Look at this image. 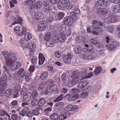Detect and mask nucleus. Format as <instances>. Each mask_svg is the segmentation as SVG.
Returning <instances> with one entry per match:
<instances>
[{
  "label": "nucleus",
  "mask_w": 120,
  "mask_h": 120,
  "mask_svg": "<svg viewBox=\"0 0 120 120\" xmlns=\"http://www.w3.org/2000/svg\"><path fill=\"white\" fill-rule=\"evenodd\" d=\"M57 15L58 19L59 20H60L63 19L64 16L65 14L63 12H60L58 13Z\"/></svg>",
  "instance_id": "41"
},
{
  "label": "nucleus",
  "mask_w": 120,
  "mask_h": 120,
  "mask_svg": "<svg viewBox=\"0 0 120 120\" xmlns=\"http://www.w3.org/2000/svg\"><path fill=\"white\" fill-rule=\"evenodd\" d=\"M35 0H27L25 1L24 3V4L25 6L29 5L30 6L33 5V3L35 1Z\"/></svg>",
  "instance_id": "26"
},
{
  "label": "nucleus",
  "mask_w": 120,
  "mask_h": 120,
  "mask_svg": "<svg viewBox=\"0 0 120 120\" xmlns=\"http://www.w3.org/2000/svg\"><path fill=\"white\" fill-rule=\"evenodd\" d=\"M67 118V117H66L65 114V112H62L60 113V115L59 116V120H65Z\"/></svg>",
  "instance_id": "28"
},
{
  "label": "nucleus",
  "mask_w": 120,
  "mask_h": 120,
  "mask_svg": "<svg viewBox=\"0 0 120 120\" xmlns=\"http://www.w3.org/2000/svg\"><path fill=\"white\" fill-rule=\"evenodd\" d=\"M66 75L65 73L61 75V78L62 82L64 83L66 81Z\"/></svg>",
  "instance_id": "56"
},
{
  "label": "nucleus",
  "mask_w": 120,
  "mask_h": 120,
  "mask_svg": "<svg viewBox=\"0 0 120 120\" xmlns=\"http://www.w3.org/2000/svg\"><path fill=\"white\" fill-rule=\"evenodd\" d=\"M71 78L72 79L71 80L73 82L75 85L79 83L80 80L79 78L78 77Z\"/></svg>",
  "instance_id": "51"
},
{
  "label": "nucleus",
  "mask_w": 120,
  "mask_h": 120,
  "mask_svg": "<svg viewBox=\"0 0 120 120\" xmlns=\"http://www.w3.org/2000/svg\"><path fill=\"white\" fill-rule=\"evenodd\" d=\"M44 18V15L43 13L39 11H37L35 12L34 18V21L37 22H40V21H42Z\"/></svg>",
  "instance_id": "2"
},
{
  "label": "nucleus",
  "mask_w": 120,
  "mask_h": 120,
  "mask_svg": "<svg viewBox=\"0 0 120 120\" xmlns=\"http://www.w3.org/2000/svg\"><path fill=\"white\" fill-rule=\"evenodd\" d=\"M39 22L40 23L38 26V29L39 31H41L46 28V25L47 23L44 22Z\"/></svg>",
  "instance_id": "11"
},
{
  "label": "nucleus",
  "mask_w": 120,
  "mask_h": 120,
  "mask_svg": "<svg viewBox=\"0 0 120 120\" xmlns=\"http://www.w3.org/2000/svg\"><path fill=\"white\" fill-rule=\"evenodd\" d=\"M31 38L30 34L28 32L26 33L24 35V40H26V41H29L31 39Z\"/></svg>",
  "instance_id": "29"
},
{
  "label": "nucleus",
  "mask_w": 120,
  "mask_h": 120,
  "mask_svg": "<svg viewBox=\"0 0 120 120\" xmlns=\"http://www.w3.org/2000/svg\"><path fill=\"white\" fill-rule=\"evenodd\" d=\"M82 37V41L84 43H86L89 40V37L87 35H84Z\"/></svg>",
  "instance_id": "38"
},
{
  "label": "nucleus",
  "mask_w": 120,
  "mask_h": 120,
  "mask_svg": "<svg viewBox=\"0 0 120 120\" xmlns=\"http://www.w3.org/2000/svg\"><path fill=\"white\" fill-rule=\"evenodd\" d=\"M28 109V107H27L26 108H24L20 112V115H21L22 116H24L27 113V111L29 110V109Z\"/></svg>",
  "instance_id": "30"
},
{
  "label": "nucleus",
  "mask_w": 120,
  "mask_h": 120,
  "mask_svg": "<svg viewBox=\"0 0 120 120\" xmlns=\"http://www.w3.org/2000/svg\"><path fill=\"white\" fill-rule=\"evenodd\" d=\"M59 118L58 114L56 113H53L50 116V118L51 120H56Z\"/></svg>",
  "instance_id": "25"
},
{
  "label": "nucleus",
  "mask_w": 120,
  "mask_h": 120,
  "mask_svg": "<svg viewBox=\"0 0 120 120\" xmlns=\"http://www.w3.org/2000/svg\"><path fill=\"white\" fill-rule=\"evenodd\" d=\"M75 85V84L72 81V80L71 81L70 80L68 81L67 86L68 87H71Z\"/></svg>",
  "instance_id": "55"
},
{
  "label": "nucleus",
  "mask_w": 120,
  "mask_h": 120,
  "mask_svg": "<svg viewBox=\"0 0 120 120\" xmlns=\"http://www.w3.org/2000/svg\"><path fill=\"white\" fill-rule=\"evenodd\" d=\"M52 6V5H50V2L49 1H44L43 4V7L45 12H46L49 11L50 7Z\"/></svg>",
  "instance_id": "8"
},
{
  "label": "nucleus",
  "mask_w": 120,
  "mask_h": 120,
  "mask_svg": "<svg viewBox=\"0 0 120 120\" xmlns=\"http://www.w3.org/2000/svg\"><path fill=\"white\" fill-rule=\"evenodd\" d=\"M17 59V57L15 54H13L6 56L5 58L6 65L8 66H11L10 70L11 71L16 70L21 66L20 63L18 61L15 62Z\"/></svg>",
  "instance_id": "1"
},
{
  "label": "nucleus",
  "mask_w": 120,
  "mask_h": 120,
  "mask_svg": "<svg viewBox=\"0 0 120 120\" xmlns=\"http://www.w3.org/2000/svg\"><path fill=\"white\" fill-rule=\"evenodd\" d=\"M88 81L86 80H85L79 83L77 86L79 88L81 89L83 88L89 84Z\"/></svg>",
  "instance_id": "12"
},
{
  "label": "nucleus",
  "mask_w": 120,
  "mask_h": 120,
  "mask_svg": "<svg viewBox=\"0 0 120 120\" xmlns=\"http://www.w3.org/2000/svg\"><path fill=\"white\" fill-rule=\"evenodd\" d=\"M96 51L99 54H102L104 52L103 47H102V45L100 44L96 47Z\"/></svg>",
  "instance_id": "19"
},
{
  "label": "nucleus",
  "mask_w": 120,
  "mask_h": 120,
  "mask_svg": "<svg viewBox=\"0 0 120 120\" xmlns=\"http://www.w3.org/2000/svg\"><path fill=\"white\" fill-rule=\"evenodd\" d=\"M118 42L117 41H113L110 44L106 45L105 47L110 51H112L115 50L116 47L118 46Z\"/></svg>",
  "instance_id": "5"
},
{
  "label": "nucleus",
  "mask_w": 120,
  "mask_h": 120,
  "mask_svg": "<svg viewBox=\"0 0 120 120\" xmlns=\"http://www.w3.org/2000/svg\"><path fill=\"white\" fill-rule=\"evenodd\" d=\"M39 65H41L43 64L45 58L44 56H39Z\"/></svg>",
  "instance_id": "33"
},
{
  "label": "nucleus",
  "mask_w": 120,
  "mask_h": 120,
  "mask_svg": "<svg viewBox=\"0 0 120 120\" xmlns=\"http://www.w3.org/2000/svg\"><path fill=\"white\" fill-rule=\"evenodd\" d=\"M38 59L37 57L36 56H33L31 58V62L32 64L35 65L37 63Z\"/></svg>",
  "instance_id": "39"
},
{
  "label": "nucleus",
  "mask_w": 120,
  "mask_h": 120,
  "mask_svg": "<svg viewBox=\"0 0 120 120\" xmlns=\"http://www.w3.org/2000/svg\"><path fill=\"white\" fill-rule=\"evenodd\" d=\"M66 96L68 97L67 99L69 101H75L79 98V95L77 94H75L74 95L69 94Z\"/></svg>",
  "instance_id": "9"
},
{
  "label": "nucleus",
  "mask_w": 120,
  "mask_h": 120,
  "mask_svg": "<svg viewBox=\"0 0 120 120\" xmlns=\"http://www.w3.org/2000/svg\"><path fill=\"white\" fill-rule=\"evenodd\" d=\"M54 65L53 64H51L49 66H48L47 67L48 70L50 71L51 72L54 73L55 72V70L53 69V67Z\"/></svg>",
  "instance_id": "48"
},
{
  "label": "nucleus",
  "mask_w": 120,
  "mask_h": 120,
  "mask_svg": "<svg viewBox=\"0 0 120 120\" xmlns=\"http://www.w3.org/2000/svg\"><path fill=\"white\" fill-rule=\"evenodd\" d=\"M65 6L66 7V8L69 10L71 9L73 7L72 4L70 1L67 3L66 5Z\"/></svg>",
  "instance_id": "49"
},
{
  "label": "nucleus",
  "mask_w": 120,
  "mask_h": 120,
  "mask_svg": "<svg viewBox=\"0 0 120 120\" xmlns=\"http://www.w3.org/2000/svg\"><path fill=\"white\" fill-rule=\"evenodd\" d=\"M73 56V54L70 52L67 54L66 56L65 55L63 54L62 57L63 62L67 64H69L71 62V59Z\"/></svg>",
  "instance_id": "3"
},
{
  "label": "nucleus",
  "mask_w": 120,
  "mask_h": 120,
  "mask_svg": "<svg viewBox=\"0 0 120 120\" xmlns=\"http://www.w3.org/2000/svg\"><path fill=\"white\" fill-rule=\"evenodd\" d=\"M46 44L48 46L50 47L53 46L54 45V43L52 41L47 42L46 43Z\"/></svg>",
  "instance_id": "62"
},
{
  "label": "nucleus",
  "mask_w": 120,
  "mask_h": 120,
  "mask_svg": "<svg viewBox=\"0 0 120 120\" xmlns=\"http://www.w3.org/2000/svg\"><path fill=\"white\" fill-rule=\"evenodd\" d=\"M69 16L71 17L73 19H74H74H76V14L75 13V12H74V11H72L70 12Z\"/></svg>",
  "instance_id": "52"
},
{
  "label": "nucleus",
  "mask_w": 120,
  "mask_h": 120,
  "mask_svg": "<svg viewBox=\"0 0 120 120\" xmlns=\"http://www.w3.org/2000/svg\"><path fill=\"white\" fill-rule=\"evenodd\" d=\"M103 1V7H106L109 5L110 2L109 0H104Z\"/></svg>",
  "instance_id": "47"
},
{
  "label": "nucleus",
  "mask_w": 120,
  "mask_h": 120,
  "mask_svg": "<svg viewBox=\"0 0 120 120\" xmlns=\"http://www.w3.org/2000/svg\"><path fill=\"white\" fill-rule=\"evenodd\" d=\"M2 54L3 55L5 56V58H6V56L8 57V56H9V55H11L12 54H14V53H9L8 52H6V51H2Z\"/></svg>",
  "instance_id": "58"
},
{
  "label": "nucleus",
  "mask_w": 120,
  "mask_h": 120,
  "mask_svg": "<svg viewBox=\"0 0 120 120\" xmlns=\"http://www.w3.org/2000/svg\"><path fill=\"white\" fill-rule=\"evenodd\" d=\"M102 69L100 67H96L94 71V73L96 75H98L101 72V71Z\"/></svg>",
  "instance_id": "37"
},
{
  "label": "nucleus",
  "mask_w": 120,
  "mask_h": 120,
  "mask_svg": "<svg viewBox=\"0 0 120 120\" xmlns=\"http://www.w3.org/2000/svg\"><path fill=\"white\" fill-rule=\"evenodd\" d=\"M73 51L76 53L79 54L82 52V49L79 46L76 45L74 47Z\"/></svg>",
  "instance_id": "20"
},
{
  "label": "nucleus",
  "mask_w": 120,
  "mask_h": 120,
  "mask_svg": "<svg viewBox=\"0 0 120 120\" xmlns=\"http://www.w3.org/2000/svg\"><path fill=\"white\" fill-rule=\"evenodd\" d=\"M5 96L4 95H0V104H4L5 101L4 99Z\"/></svg>",
  "instance_id": "54"
},
{
  "label": "nucleus",
  "mask_w": 120,
  "mask_h": 120,
  "mask_svg": "<svg viewBox=\"0 0 120 120\" xmlns=\"http://www.w3.org/2000/svg\"><path fill=\"white\" fill-rule=\"evenodd\" d=\"M90 41L91 43L93 45H96L97 47L102 44L101 43L98 42L97 40L93 38H91L90 40Z\"/></svg>",
  "instance_id": "22"
},
{
  "label": "nucleus",
  "mask_w": 120,
  "mask_h": 120,
  "mask_svg": "<svg viewBox=\"0 0 120 120\" xmlns=\"http://www.w3.org/2000/svg\"><path fill=\"white\" fill-rule=\"evenodd\" d=\"M74 19L68 16L65 17L63 20V22L68 26H71L73 24Z\"/></svg>",
  "instance_id": "4"
},
{
  "label": "nucleus",
  "mask_w": 120,
  "mask_h": 120,
  "mask_svg": "<svg viewBox=\"0 0 120 120\" xmlns=\"http://www.w3.org/2000/svg\"><path fill=\"white\" fill-rule=\"evenodd\" d=\"M88 95V93L86 91L82 92L80 95V97L81 99L84 98Z\"/></svg>",
  "instance_id": "50"
},
{
  "label": "nucleus",
  "mask_w": 120,
  "mask_h": 120,
  "mask_svg": "<svg viewBox=\"0 0 120 120\" xmlns=\"http://www.w3.org/2000/svg\"><path fill=\"white\" fill-rule=\"evenodd\" d=\"M78 71L76 70L74 71L72 73V75L71 76V78L78 77Z\"/></svg>",
  "instance_id": "53"
},
{
  "label": "nucleus",
  "mask_w": 120,
  "mask_h": 120,
  "mask_svg": "<svg viewBox=\"0 0 120 120\" xmlns=\"http://www.w3.org/2000/svg\"><path fill=\"white\" fill-rule=\"evenodd\" d=\"M57 7L59 9H61L62 10H64L65 8V6L63 5V4H57Z\"/></svg>",
  "instance_id": "59"
},
{
  "label": "nucleus",
  "mask_w": 120,
  "mask_h": 120,
  "mask_svg": "<svg viewBox=\"0 0 120 120\" xmlns=\"http://www.w3.org/2000/svg\"><path fill=\"white\" fill-rule=\"evenodd\" d=\"M27 44H25L24 41H23V39H21V41L19 44L20 46L21 47H22L23 49H26L27 47Z\"/></svg>",
  "instance_id": "35"
},
{
  "label": "nucleus",
  "mask_w": 120,
  "mask_h": 120,
  "mask_svg": "<svg viewBox=\"0 0 120 120\" xmlns=\"http://www.w3.org/2000/svg\"><path fill=\"white\" fill-rule=\"evenodd\" d=\"M108 31L111 33H112L113 32L114 30L113 27L112 26H109L107 27Z\"/></svg>",
  "instance_id": "61"
},
{
  "label": "nucleus",
  "mask_w": 120,
  "mask_h": 120,
  "mask_svg": "<svg viewBox=\"0 0 120 120\" xmlns=\"http://www.w3.org/2000/svg\"><path fill=\"white\" fill-rule=\"evenodd\" d=\"M52 4H59L60 2V0H49Z\"/></svg>",
  "instance_id": "60"
},
{
  "label": "nucleus",
  "mask_w": 120,
  "mask_h": 120,
  "mask_svg": "<svg viewBox=\"0 0 120 120\" xmlns=\"http://www.w3.org/2000/svg\"><path fill=\"white\" fill-rule=\"evenodd\" d=\"M43 5L42 2L40 1H38L36 2L34 5L35 8L36 9L41 8Z\"/></svg>",
  "instance_id": "23"
},
{
  "label": "nucleus",
  "mask_w": 120,
  "mask_h": 120,
  "mask_svg": "<svg viewBox=\"0 0 120 120\" xmlns=\"http://www.w3.org/2000/svg\"><path fill=\"white\" fill-rule=\"evenodd\" d=\"M3 75L4 78L7 81H10L12 79V76L9 72L3 73Z\"/></svg>",
  "instance_id": "14"
},
{
  "label": "nucleus",
  "mask_w": 120,
  "mask_h": 120,
  "mask_svg": "<svg viewBox=\"0 0 120 120\" xmlns=\"http://www.w3.org/2000/svg\"><path fill=\"white\" fill-rule=\"evenodd\" d=\"M32 93V96L33 98H35L38 95V93L36 90H34Z\"/></svg>",
  "instance_id": "64"
},
{
  "label": "nucleus",
  "mask_w": 120,
  "mask_h": 120,
  "mask_svg": "<svg viewBox=\"0 0 120 120\" xmlns=\"http://www.w3.org/2000/svg\"><path fill=\"white\" fill-rule=\"evenodd\" d=\"M49 10V11L46 12H49L51 15H54L56 12V9L53 6H51Z\"/></svg>",
  "instance_id": "21"
},
{
  "label": "nucleus",
  "mask_w": 120,
  "mask_h": 120,
  "mask_svg": "<svg viewBox=\"0 0 120 120\" xmlns=\"http://www.w3.org/2000/svg\"><path fill=\"white\" fill-rule=\"evenodd\" d=\"M78 106L77 105L73 106L71 105H69L66 106L65 108V110L67 111H73L77 109Z\"/></svg>",
  "instance_id": "13"
},
{
  "label": "nucleus",
  "mask_w": 120,
  "mask_h": 120,
  "mask_svg": "<svg viewBox=\"0 0 120 120\" xmlns=\"http://www.w3.org/2000/svg\"><path fill=\"white\" fill-rule=\"evenodd\" d=\"M113 11L115 13L120 12V6L116 5L113 8Z\"/></svg>",
  "instance_id": "27"
},
{
  "label": "nucleus",
  "mask_w": 120,
  "mask_h": 120,
  "mask_svg": "<svg viewBox=\"0 0 120 120\" xmlns=\"http://www.w3.org/2000/svg\"><path fill=\"white\" fill-rule=\"evenodd\" d=\"M109 12V10L107 9L104 8H99L97 11L98 14L102 15H104L107 14Z\"/></svg>",
  "instance_id": "6"
},
{
  "label": "nucleus",
  "mask_w": 120,
  "mask_h": 120,
  "mask_svg": "<svg viewBox=\"0 0 120 120\" xmlns=\"http://www.w3.org/2000/svg\"><path fill=\"white\" fill-rule=\"evenodd\" d=\"M12 93V90L10 89H8L6 90L5 92V96L8 97L10 96Z\"/></svg>",
  "instance_id": "42"
},
{
  "label": "nucleus",
  "mask_w": 120,
  "mask_h": 120,
  "mask_svg": "<svg viewBox=\"0 0 120 120\" xmlns=\"http://www.w3.org/2000/svg\"><path fill=\"white\" fill-rule=\"evenodd\" d=\"M27 29L24 27H22V30L20 33L18 34V35L19 36L23 35L26 33Z\"/></svg>",
  "instance_id": "34"
},
{
  "label": "nucleus",
  "mask_w": 120,
  "mask_h": 120,
  "mask_svg": "<svg viewBox=\"0 0 120 120\" xmlns=\"http://www.w3.org/2000/svg\"><path fill=\"white\" fill-rule=\"evenodd\" d=\"M57 38L58 41L61 42H64L66 39L65 35L63 32L58 34Z\"/></svg>",
  "instance_id": "7"
},
{
  "label": "nucleus",
  "mask_w": 120,
  "mask_h": 120,
  "mask_svg": "<svg viewBox=\"0 0 120 120\" xmlns=\"http://www.w3.org/2000/svg\"><path fill=\"white\" fill-rule=\"evenodd\" d=\"M51 33L49 32L47 33L45 35L44 38L45 40L46 41H48L50 39L51 37Z\"/></svg>",
  "instance_id": "36"
},
{
  "label": "nucleus",
  "mask_w": 120,
  "mask_h": 120,
  "mask_svg": "<svg viewBox=\"0 0 120 120\" xmlns=\"http://www.w3.org/2000/svg\"><path fill=\"white\" fill-rule=\"evenodd\" d=\"M48 72L46 71L43 72L41 75L40 77L41 79L42 80H46L48 76Z\"/></svg>",
  "instance_id": "24"
},
{
  "label": "nucleus",
  "mask_w": 120,
  "mask_h": 120,
  "mask_svg": "<svg viewBox=\"0 0 120 120\" xmlns=\"http://www.w3.org/2000/svg\"><path fill=\"white\" fill-rule=\"evenodd\" d=\"M11 105L13 108H16L19 106V104L16 101L14 100L11 103Z\"/></svg>",
  "instance_id": "31"
},
{
  "label": "nucleus",
  "mask_w": 120,
  "mask_h": 120,
  "mask_svg": "<svg viewBox=\"0 0 120 120\" xmlns=\"http://www.w3.org/2000/svg\"><path fill=\"white\" fill-rule=\"evenodd\" d=\"M78 76L82 78H86V74L83 71H81L78 72Z\"/></svg>",
  "instance_id": "43"
},
{
  "label": "nucleus",
  "mask_w": 120,
  "mask_h": 120,
  "mask_svg": "<svg viewBox=\"0 0 120 120\" xmlns=\"http://www.w3.org/2000/svg\"><path fill=\"white\" fill-rule=\"evenodd\" d=\"M85 46L87 48V50L88 52L91 53H93L94 52L95 49L92 45H89L87 44H85Z\"/></svg>",
  "instance_id": "16"
},
{
  "label": "nucleus",
  "mask_w": 120,
  "mask_h": 120,
  "mask_svg": "<svg viewBox=\"0 0 120 120\" xmlns=\"http://www.w3.org/2000/svg\"><path fill=\"white\" fill-rule=\"evenodd\" d=\"M44 83L43 82H41L39 84L38 88V90H43V88L44 86Z\"/></svg>",
  "instance_id": "57"
},
{
  "label": "nucleus",
  "mask_w": 120,
  "mask_h": 120,
  "mask_svg": "<svg viewBox=\"0 0 120 120\" xmlns=\"http://www.w3.org/2000/svg\"><path fill=\"white\" fill-rule=\"evenodd\" d=\"M35 45L32 44L31 43H29L27 45V48L29 49H30L31 51H32L34 49V48L35 47Z\"/></svg>",
  "instance_id": "46"
},
{
  "label": "nucleus",
  "mask_w": 120,
  "mask_h": 120,
  "mask_svg": "<svg viewBox=\"0 0 120 120\" xmlns=\"http://www.w3.org/2000/svg\"><path fill=\"white\" fill-rule=\"evenodd\" d=\"M17 73L21 76L22 79H23L25 75H26V72L24 70V68H22L19 69V71L17 72Z\"/></svg>",
  "instance_id": "18"
},
{
  "label": "nucleus",
  "mask_w": 120,
  "mask_h": 120,
  "mask_svg": "<svg viewBox=\"0 0 120 120\" xmlns=\"http://www.w3.org/2000/svg\"><path fill=\"white\" fill-rule=\"evenodd\" d=\"M110 17V23H113L117 22L118 19L113 16H109Z\"/></svg>",
  "instance_id": "45"
},
{
  "label": "nucleus",
  "mask_w": 120,
  "mask_h": 120,
  "mask_svg": "<svg viewBox=\"0 0 120 120\" xmlns=\"http://www.w3.org/2000/svg\"><path fill=\"white\" fill-rule=\"evenodd\" d=\"M31 94L30 92H28L26 94L24 95L23 97V100L25 102H27L29 101L31 98Z\"/></svg>",
  "instance_id": "17"
},
{
  "label": "nucleus",
  "mask_w": 120,
  "mask_h": 120,
  "mask_svg": "<svg viewBox=\"0 0 120 120\" xmlns=\"http://www.w3.org/2000/svg\"><path fill=\"white\" fill-rule=\"evenodd\" d=\"M13 20H14L15 22H13L12 23V25H13L16 24H21L22 22V18L20 17L18 18L14 17H13Z\"/></svg>",
  "instance_id": "15"
},
{
  "label": "nucleus",
  "mask_w": 120,
  "mask_h": 120,
  "mask_svg": "<svg viewBox=\"0 0 120 120\" xmlns=\"http://www.w3.org/2000/svg\"><path fill=\"white\" fill-rule=\"evenodd\" d=\"M53 18L52 16H50L47 17L46 21L48 23L50 22L53 20Z\"/></svg>",
  "instance_id": "63"
},
{
  "label": "nucleus",
  "mask_w": 120,
  "mask_h": 120,
  "mask_svg": "<svg viewBox=\"0 0 120 120\" xmlns=\"http://www.w3.org/2000/svg\"><path fill=\"white\" fill-rule=\"evenodd\" d=\"M39 105L42 106L43 105L45 102V98H41L39 99Z\"/></svg>",
  "instance_id": "32"
},
{
  "label": "nucleus",
  "mask_w": 120,
  "mask_h": 120,
  "mask_svg": "<svg viewBox=\"0 0 120 120\" xmlns=\"http://www.w3.org/2000/svg\"><path fill=\"white\" fill-rule=\"evenodd\" d=\"M30 74L27 73L25 75L23 79H25L26 81L27 82H29L31 80Z\"/></svg>",
  "instance_id": "40"
},
{
  "label": "nucleus",
  "mask_w": 120,
  "mask_h": 120,
  "mask_svg": "<svg viewBox=\"0 0 120 120\" xmlns=\"http://www.w3.org/2000/svg\"><path fill=\"white\" fill-rule=\"evenodd\" d=\"M63 94H61L60 96L54 100L53 102L55 103H56L62 100L63 99Z\"/></svg>",
  "instance_id": "44"
},
{
  "label": "nucleus",
  "mask_w": 120,
  "mask_h": 120,
  "mask_svg": "<svg viewBox=\"0 0 120 120\" xmlns=\"http://www.w3.org/2000/svg\"><path fill=\"white\" fill-rule=\"evenodd\" d=\"M57 87V85L56 84L54 85H50L45 90L46 93L48 94H50Z\"/></svg>",
  "instance_id": "10"
}]
</instances>
